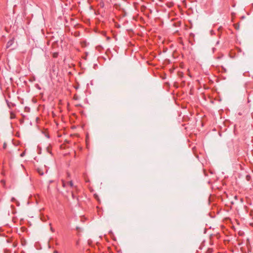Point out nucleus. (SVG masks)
I'll return each mask as SVG.
<instances>
[{
	"label": "nucleus",
	"instance_id": "nucleus-3",
	"mask_svg": "<svg viewBox=\"0 0 253 253\" xmlns=\"http://www.w3.org/2000/svg\"><path fill=\"white\" fill-rule=\"evenodd\" d=\"M11 119H13L14 118V115L13 114H11V117H10Z\"/></svg>",
	"mask_w": 253,
	"mask_h": 253
},
{
	"label": "nucleus",
	"instance_id": "nucleus-4",
	"mask_svg": "<svg viewBox=\"0 0 253 253\" xmlns=\"http://www.w3.org/2000/svg\"><path fill=\"white\" fill-rule=\"evenodd\" d=\"M25 155V152H23L21 155V157H23Z\"/></svg>",
	"mask_w": 253,
	"mask_h": 253
},
{
	"label": "nucleus",
	"instance_id": "nucleus-1",
	"mask_svg": "<svg viewBox=\"0 0 253 253\" xmlns=\"http://www.w3.org/2000/svg\"><path fill=\"white\" fill-rule=\"evenodd\" d=\"M62 184H63V187H65L66 185H70L71 187H73V183L72 181H70L68 182H67V183H65L63 181H62Z\"/></svg>",
	"mask_w": 253,
	"mask_h": 253
},
{
	"label": "nucleus",
	"instance_id": "nucleus-2",
	"mask_svg": "<svg viewBox=\"0 0 253 253\" xmlns=\"http://www.w3.org/2000/svg\"><path fill=\"white\" fill-rule=\"evenodd\" d=\"M235 28L237 30H238L239 29V25L237 24H234Z\"/></svg>",
	"mask_w": 253,
	"mask_h": 253
},
{
	"label": "nucleus",
	"instance_id": "nucleus-5",
	"mask_svg": "<svg viewBox=\"0 0 253 253\" xmlns=\"http://www.w3.org/2000/svg\"><path fill=\"white\" fill-rule=\"evenodd\" d=\"M14 200H15V199H14V198H12L11 199V201H14Z\"/></svg>",
	"mask_w": 253,
	"mask_h": 253
},
{
	"label": "nucleus",
	"instance_id": "nucleus-6",
	"mask_svg": "<svg viewBox=\"0 0 253 253\" xmlns=\"http://www.w3.org/2000/svg\"><path fill=\"white\" fill-rule=\"evenodd\" d=\"M54 253H57V252L56 251H55Z\"/></svg>",
	"mask_w": 253,
	"mask_h": 253
}]
</instances>
